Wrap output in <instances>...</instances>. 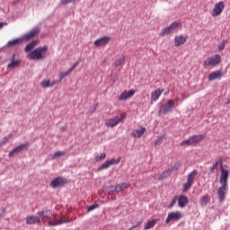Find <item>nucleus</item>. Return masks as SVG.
Instances as JSON below:
<instances>
[{
  "instance_id": "nucleus-3",
  "label": "nucleus",
  "mask_w": 230,
  "mask_h": 230,
  "mask_svg": "<svg viewBox=\"0 0 230 230\" xmlns=\"http://www.w3.org/2000/svg\"><path fill=\"white\" fill-rule=\"evenodd\" d=\"M181 27L182 23H181L180 22H173L170 24V26L164 28L160 32V35L162 37H164L165 35H172V33H175V31H177V30Z\"/></svg>"
},
{
  "instance_id": "nucleus-12",
  "label": "nucleus",
  "mask_w": 230,
  "mask_h": 230,
  "mask_svg": "<svg viewBox=\"0 0 230 230\" xmlns=\"http://www.w3.org/2000/svg\"><path fill=\"white\" fill-rule=\"evenodd\" d=\"M39 33H40V28L35 27L31 31L23 35L22 40H31V39L35 38V36L39 35Z\"/></svg>"
},
{
  "instance_id": "nucleus-7",
  "label": "nucleus",
  "mask_w": 230,
  "mask_h": 230,
  "mask_svg": "<svg viewBox=\"0 0 230 230\" xmlns=\"http://www.w3.org/2000/svg\"><path fill=\"white\" fill-rule=\"evenodd\" d=\"M46 51H48V46L37 48L32 52H31V58H42L43 55H46Z\"/></svg>"
},
{
  "instance_id": "nucleus-28",
  "label": "nucleus",
  "mask_w": 230,
  "mask_h": 230,
  "mask_svg": "<svg viewBox=\"0 0 230 230\" xmlns=\"http://www.w3.org/2000/svg\"><path fill=\"white\" fill-rule=\"evenodd\" d=\"M19 64H21V59L13 58L7 66V69H15V67H19Z\"/></svg>"
},
{
  "instance_id": "nucleus-26",
  "label": "nucleus",
  "mask_w": 230,
  "mask_h": 230,
  "mask_svg": "<svg viewBox=\"0 0 230 230\" xmlns=\"http://www.w3.org/2000/svg\"><path fill=\"white\" fill-rule=\"evenodd\" d=\"M161 94H163V90L156 89L155 91H154L151 93V103H153V102H157L161 97Z\"/></svg>"
},
{
  "instance_id": "nucleus-31",
  "label": "nucleus",
  "mask_w": 230,
  "mask_h": 230,
  "mask_svg": "<svg viewBox=\"0 0 230 230\" xmlns=\"http://www.w3.org/2000/svg\"><path fill=\"white\" fill-rule=\"evenodd\" d=\"M35 46H37V40H32L31 43H29L25 47L26 53H30V51H31V49H33V48H35Z\"/></svg>"
},
{
  "instance_id": "nucleus-13",
  "label": "nucleus",
  "mask_w": 230,
  "mask_h": 230,
  "mask_svg": "<svg viewBox=\"0 0 230 230\" xmlns=\"http://www.w3.org/2000/svg\"><path fill=\"white\" fill-rule=\"evenodd\" d=\"M66 220L64 219H57V216L53 215V213L50 215V217H49V222L48 225L50 226H62V224H66Z\"/></svg>"
},
{
  "instance_id": "nucleus-44",
  "label": "nucleus",
  "mask_w": 230,
  "mask_h": 230,
  "mask_svg": "<svg viewBox=\"0 0 230 230\" xmlns=\"http://www.w3.org/2000/svg\"><path fill=\"white\" fill-rule=\"evenodd\" d=\"M163 141V137H159L156 141L155 142V146H157V145H159L160 143H162Z\"/></svg>"
},
{
  "instance_id": "nucleus-24",
  "label": "nucleus",
  "mask_w": 230,
  "mask_h": 230,
  "mask_svg": "<svg viewBox=\"0 0 230 230\" xmlns=\"http://www.w3.org/2000/svg\"><path fill=\"white\" fill-rule=\"evenodd\" d=\"M130 187V183H119L117 184L113 190V191H115L116 193H119V191H125V190H127L128 188Z\"/></svg>"
},
{
  "instance_id": "nucleus-39",
  "label": "nucleus",
  "mask_w": 230,
  "mask_h": 230,
  "mask_svg": "<svg viewBox=\"0 0 230 230\" xmlns=\"http://www.w3.org/2000/svg\"><path fill=\"white\" fill-rule=\"evenodd\" d=\"M124 62V59L121 58V59H117L115 62H114V66L115 67H119V66H121V64H123Z\"/></svg>"
},
{
  "instance_id": "nucleus-25",
  "label": "nucleus",
  "mask_w": 230,
  "mask_h": 230,
  "mask_svg": "<svg viewBox=\"0 0 230 230\" xmlns=\"http://www.w3.org/2000/svg\"><path fill=\"white\" fill-rule=\"evenodd\" d=\"M218 166H220V168H224V159L223 158H219V160L215 162V164L210 168L211 173H215V170H218Z\"/></svg>"
},
{
  "instance_id": "nucleus-11",
  "label": "nucleus",
  "mask_w": 230,
  "mask_h": 230,
  "mask_svg": "<svg viewBox=\"0 0 230 230\" xmlns=\"http://www.w3.org/2000/svg\"><path fill=\"white\" fill-rule=\"evenodd\" d=\"M111 36H104L102 38L97 39L93 44L95 48H105L109 42H111Z\"/></svg>"
},
{
  "instance_id": "nucleus-41",
  "label": "nucleus",
  "mask_w": 230,
  "mask_h": 230,
  "mask_svg": "<svg viewBox=\"0 0 230 230\" xmlns=\"http://www.w3.org/2000/svg\"><path fill=\"white\" fill-rule=\"evenodd\" d=\"M97 208H100V205L98 204H93L92 206H90L87 209L88 212L93 211V209H96Z\"/></svg>"
},
{
  "instance_id": "nucleus-49",
  "label": "nucleus",
  "mask_w": 230,
  "mask_h": 230,
  "mask_svg": "<svg viewBox=\"0 0 230 230\" xmlns=\"http://www.w3.org/2000/svg\"><path fill=\"white\" fill-rule=\"evenodd\" d=\"M216 58H220V56H218V55H217V56H216Z\"/></svg>"
},
{
  "instance_id": "nucleus-10",
  "label": "nucleus",
  "mask_w": 230,
  "mask_h": 230,
  "mask_svg": "<svg viewBox=\"0 0 230 230\" xmlns=\"http://www.w3.org/2000/svg\"><path fill=\"white\" fill-rule=\"evenodd\" d=\"M182 218V212L181 211H174L172 213H169L167 216V218L165 220L166 224H170V222H179Z\"/></svg>"
},
{
  "instance_id": "nucleus-1",
  "label": "nucleus",
  "mask_w": 230,
  "mask_h": 230,
  "mask_svg": "<svg viewBox=\"0 0 230 230\" xmlns=\"http://www.w3.org/2000/svg\"><path fill=\"white\" fill-rule=\"evenodd\" d=\"M221 175L219 182L221 186L217 190V195L220 202H224L226 200V191H227V181L229 179V171L221 167L220 169Z\"/></svg>"
},
{
  "instance_id": "nucleus-40",
  "label": "nucleus",
  "mask_w": 230,
  "mask_h": 230,
  "mask_svg": "<svg viewBox=\"0 0 230 230\" xmlns=\"http://www.w3.org/2000/svg\"><path fill=\"white\" fill-rule=\"evenodd\" d=\"M179 168H181V164H175L171 169L168 170H172V172H177Z\"/></svg>"
},
{
  "instance_id": "nucleus-42",
  "label": "nucleus",
  "mask_w": 230,
  "mask_h": 230,
  "mask_svg": "<svg viewBox=\"0 0 230 230\" xmlns=\"http://www.w3.org/2000/svg\"><path fill=\"white\" fill-rule=\"evenodd\" d=\"M77 0H61V4H69V3H75Z\"/></svg>"
},
{
  "instance_id": "nucleus-38",
  "label": "nucleus",
  "mask_w": 230,
  "mask_h": 230,
  "mask_svg": "<svg viewBox=\"0 0 230 230\" xmlns=\"http://www.w3.org/2000/svg\"><path fill=\"white\" fill-rule=\"evenodd\" d=\"M226 44H227V40H224L222 41V43L218 46V50H219V51H224V49H225Z\"/></svg>"
},
{
  "instance_id": "nucleus-23",
  "label": "nucleus",
  "mask_w": 230,
  "mask_h": 230,
  "mask_svg": "<svg viewBox=\"0 0 230 230\" xmlns=\"http://www.w3.org/2000/svg\"><path fill=\"white\" fill-rule=\"evenodd\" d=\"M218 64H220V58H208L204 62V65L208 67H215V66H218Z\"/></svg>"
},
{
  "instance_id": "nucleus-14",
  "label": "nucleus",
  "mask_w": 230,
  "mask_h": 230,
  "mask_svg": "<svg viewBox=\"0 0 230 230\" xmlns=\"http://www.w3.org/2000/svg\"><path fill=\"white\" fill-rule=\"evenodd\" d=\"M29 146H30L29 143H25V144L18 146L17 147H15L9 153L8 157H13V155H15V154H21V152H22V150H26V148H28Z\"/></svg>"
},
{
  "instance_id": "nucleus-34",
  "label": "nucleus",
  "mask_w": 230,
  "mask_h": 230,
  "mask_svg": "<svg viewBox=\"0 0 230 230\" xmlns=\"http://www.w3.org/2000/svg\"><path fill=\"white\" fill-rule=\"evenodd\" d=\"M12 137H13V134H10L7 137H4L3 138V140L0 142V146H4V145H6V143H9V141H10V139H12Z\"/></svg>"
},
{
  "instance_id": "nucleus-15",
  "label": "nucleus",
  "mask_w": 230,
  "mask_h": 230,
  "mask_svg": "<svg viewBox=\"0 0 230 230\" xmlns=\"http://www.w3.org/2000/svg\"><path fill=\"white\" fill-rule=\"evenodd\" d=\"M136 94V90H129V91H124L119 96V102H125L126 100H128V98H132Z\"/></svg>"
},
{
  "instance_id": "nucleus-20",
  "label": "nucleus",
  "mask_w": 230,
  "mask_h": 230,
  "mask_svg": "<svg viewBox=\"0 0 230 230\" xmlns=\"http://www.w3.org/2000/svg\"><path fill=\"white\" fill-rule=\"evenodd\" d=\"M51 214V210H42L38 212V216L40 217L41 222H46L47 220H49Z\"/></svg>"
},
{
  "instance_id": "nucleus-2",
  "label": "nucleus",
  "mask_w": 230,
  "mask_h": 230,
  "mask_svg": "<svg viewBox=\"0 0 230 230\" xmlns=\"http://www.w3.org/2000/svg\"><path fill=\"white\" fill-rule=\"evenodd\" d=\"M206 139V135L200 134V135H194L192 137H190L187 140H183L181 142V146H191L193 145H197L198 143H200V141H204Z\"/></svg>"
},
{
  "instance_id": "nucleus-19",
  "label": "nucleus",
  "mask_w": 230,
  "mask_h": 230,
  "mask_svg": "<svg viewBox=\"0 0 230 230\" xmlns=\"http://www.w3.org/2000/svg\"><path fill=\"white\" fill-rule=\"evenodd\" d=\"M176 199L178 200V206L179 208H186V206H188V196H184V195H181V196H176Z\"/></svg>"
},
{
  "instance_id": "nucleus-33",
  "label": "nucleus",
  "mask_w": 230,
  "mask_h": 230,
  "mask_svg": "<svg viewBox=\"0 0 230 230\" xmlns=\"http://www.w3.org/2000/svg\"><path fill=\"white\" fill-rule=\"evenodd\" d=\"M172 175V170H165L160 176H159V181H163V179H166V177H170Z\"/></svg>"
},
{
  "instance_id": "nucleus-45",
  "label": "nucleus",
  "mask_w": 230,
  "mask_h": 230,
  "mask_svg": "<svg viewBox=\"0 0 230 230\" xmlns=\"http://www.w3.org/2000/svg\"><path fill=\"white\" fill-rule=\"evenodd\" d=\"M177 196L172 199V201L170 204V208H172V206H175V203L177 202Z\"/></svg>"
},
{
  "instance_id": "nucleus-5",
  "label": "nucleus",
  "mask_w": 230,
  "mask_h": 230,
  "mask_svg": "<svg viewBox=\"0 0 230 230\" xmlns=\"http://www.w3.org/2000/svg\"><path fill=\"white\" fill-rule=\"evenodd\" d=\"M195 177H197V170L192 171L187 178V182L183 184L182 192L186 193L191 186H193V182H195Z\"/></svg>"
},
{
  "instance_id": "nucleus-48",
  "label": "nucleus",
  "mask_w": 230,
  "mask_h": 230,
  "mask_svg": "<svg viewBox=\"0 0 230 230\" xmlns=\"http://www.w3.org/2000/svg\"><path fill=\"white\" fill-rule=\"evenodd\" d=\"M3 26H6V22H0V30L3 28Z\"/></svg>"
},
{
  "instance_id": "nucleus-30",
  "label": "nucleus",
  "mask_w": 230,
  "mask_h": 230,
  "mask_svg": "<svg viewBox=\"0 0 230 230\" xmlns=\"http://www.w3.org/2000/svg\"><path fill=\"white\" fill-rule=\"evenodd\" d=\"M21 42H22L21 39H14V40L7 42V47L12 48L13 46H17V45L21 44Z\"/></svg>"
},
{
  "instance_id": "nucleus-36",
  "label": "nucleus",
  "mask_w": 230,
  "mask_h": 230,
  "mask_svg": "<svg viewBox=\"0 0 230 230\" xmlns=\"http://www.w3.org/2000/svg\"><path fill=\"white\" fill-rule=\"evenodd\" d=\"M64 155H66V151H58L54 153L52 159H58V157H64Z\"/></svg>"
},
{
  "instance_id": "nucleus-9",
  "label": "nucleus",
  "mask_w": 230,
  "mask_h": 230,
  "mask_svg": "<svg viewBox=\"0 0 230 230\" xmlns=\"http://www.w3.org/2000/svg\"><path fill=\"white\" fill-rule=\"evenodd\" d=\"M224 8H226L224 2L220 1L217 3L212 9V17H218V15H221L222 12H224Z\"/></svg>"
},
{
  "instance_id": "nucleus-18",
  "label": "nucleus",
  "mask_w": 230,
  "mask_h": 230,
  "mask_svg": "<svg viewBox=\"0 0 230 230\" xmlns=\"http://www.w3.org/2000/svg\"><path fill=\"white\" fill-rule=\"evenodd\" d=\"M79 64H80V60L77 61V62H75V63L68 69V71H66V72H61V73L59 74L60 81H62L63 78H66V76H69V75H71V73H73V70H74V69H76V67H78Z\"/></svg>"
},
{
  "instance_id": "nucleus-6",
  "label": "nucleus",
  "mask_w": 230,
  "mask_h": 230,
  "mask_svg": "<svg viewBox=\"0 0 230 230\" xmlns=\"http://www.w3.org/2000/svg\"><path fill=\"white\" fill-rule=\"evenodd\" d=\"M121 161V157L119 158H112L111 160H108L104 162L101 166H99L98 171L102 172V170H107V168H111V166L114 164H119V162Z\"/></svg>"
},
{
  "instance_id": "nucleus-32",
  "label": "nucleus",
  "mask_w": 230,
  "mask_h": 230,
  "mask_svg": "<svg viewBox=\"0 0 230 230\" xmlns=\"http://www.w3.org/2000/svg\"><path fill=\"white\" fill-rule=\"evenodd\" d=\"M41 87L43 89H48V87H53V84H51V80L49 79H45L40 83Z\"/></svg>"
},
{
  "instance_id": "nucleus-35",
  "label": "nucleus",
  "mask_w": 230,
  "mask_h": 230,
  "mask_svg": "<svg viewBox=\"0 0 230 230\" xmlns=\"http://www.w3.org/2000/svg\"><path fill=\"white\" fill-rule=\"evenodd\" d=\"M208 202H209V196L208 195L203 196L199 199L200 206H207Z\"/></svg>"
},
{
  "instance_id": "nucleus-17",
  "label": "nucleus",
  "mask_w": 230,
  "mask_h": 230,
  "mask_svg": "<svg viewBox=\"0 0 230 230\" xmlns=\"http://www.w3.org/2000/svg\"><path fill=\"white\" fill-rule=\"evenodd\" d=\"M26 224L28 226H31L33 224H39V226H40V224H42V221L40 220V218L37 217V216H27L26 218Z\"/></svg>"
},
{
  "instance_id": "nucleus-8",
  "label": "nucleus",
  "mask_w": 230,
  "mask_h": 230,
  "mask_svg": "<svg viewBox=\"0 0 230 230\" xmlns=\"http://www.w3.org/2000/svg\"><path fill=\"white\" fill-rule=\"evenodd\" d=\"M173 107H175V101L170 100L159 109V114L172 112Z\"/></svg>"
},
{
  "instance_id": "nucleus-16",
  "label": "nucleus",
  "mask_w": 230,
  "mask_h": 230,
  "mask_svg": "<svg viewBox=\"0 0 230 230\" xmlns=\"http://www.w3.org/2000/svg\"><path fill=\"white\" fill-rule=\"evenodd\" d=\"M66 182V179L62 177H58L50 182V186L51 188L57 189V188H60V186H64Z\"/></svg>"
},
{
  "instance_id": "nucleus-37",
  "label": "nucleus",
  "mask_w": 230,
  "mask_h": 230,
  "mask_svg": "<svg viewBox=\"0 0 230 230\" xmlns=\"http://www.w3.org/2000/svg\"><path fill=\"white\" fill-rule=\"evenodd\" d=\"M106 157H107V154L102 153V154L95 156V162L100 163V161H103V159H105Z\"/></svg>"
},
{
  "instance_id": "nucleus-21",
  "label": "nucleus",
  "mask_w": 230,
  "mask_h": 230,
  "mask_svg": "<svg viewBox=\"0 0 230 230\" xmlns=\"http://www.w3.org/2000/svg\"><path fill=\"white\" fill-rule=\"evenodd\" d=\"M222 76H224V74L222 73V71L218 70V71L210 73L208 75V80L209 82H213L214 80H220Z\"/></svg>"
},
{
  "instance_id": "nucleus-4",
  "label": "nucleus",
  "mask_w": 230,
  "mask_h": 230,
  "mask_svg": "<svg viewBox=\"0 0 230 230\" xmlns=\"http://www.w3.org/2000/svg\"><path fill=\"white\" fill-rule=\"evenodd\" d=\"M127 118V113L123 112L120 116H115L113 119H108L105 122L106 127H110L111 128H114L119 123H122L123 119Z\"/></svg>"
},
{
  "instance_id": "nucleus-46",
  "label": "nucleus",
  "mask_w": 230,
  "mask_h": 230,
  "mask_svg": "<svg viewBox=\"0 0 230 230\" xmlns=\"http://www.w3.org/2000/svg\"><path fill=\"white\" fill-rule=\"evenodd\" d=\"M138 226H141V222H139L137 225L131 226L128 230L136 229V227H138Z\"/></svg>"
},
{
  "instance_id": "nucleus-27",
  "label": "nucleus",
  "mask_w": 230,
  "mask_h": 230,
  "mask_svg": "<svg viewBox=\"0 0 230 230\" xmlns=\"http://www.w3.org/2000/svg\"><path fill=\"white\" fill-rule=\"evenodd\" d=\"M145 132H146V128H140V129H135L132 133L131 136L133 137H141V136H143V134H145Z\"/></svg>"
},
{
  "instance_id": "nucleus-47",
  "label": "nucleus",
  "mask_w": 230,
  "mask_h": 230,
  "mask_svg": "<svg viewBox=\"0 0 230 230\" xmlns=\"http://www.w3.org/2000/svg\"><path fill=\"white\" fill-rule=\"evenodd\" d=\"M59 82H61L60 80L59 81H53L52 83H50V85H56V84H58Z\"/></svg>"
},
{
  "instance_id": "nucleus-22",
  "label": "nucleus",
  "mask_w": 230,
  "mask_h": 230,
  "mask_svg": "<svg viewBox=\"0 0 230 230\" xmlns=\"http://www.w3.org/2000/svg\"><path fill=\"white\" fill-rule=\"evenodd\" d=\"M188 40V36L184 35H180V36H175L174 38V46L179 47L182 46Z\"/></svg>"
},
{
  "instance_id": "nucleus-43",
  "label": "nucleus",
  "mask_w": 230,
  "mask_h": 230,
  "mask_svg": "<svg viewBox=\"0 0 230 230\" xmlns=\"http://www.w3.org/2000/svg\"><path fill=\"white\" fill-rule=\"evenodd\" d=\"M111 80V82H117L118 81V74H112Z\"/></svg>"
},
{
  "instance_id": "nucleus-29",
  "label": "nucleus",
  "mask_w": 230,
  "mask_h": 230,
  "mask_svg": "<svg viewBox=\"0 0 230 230\" xmlns=\"http://www.w3.org/2000/svg\"><path fill=\"white\" fill-rule=\"evenodd\" d=\"M157 222H159V219H153V220L147 222L146 225L145 226L144 229L145 230L152 229L155 226V224H157Z\"/></svg>"
}]
</instances>
